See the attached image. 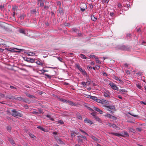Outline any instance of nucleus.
<instances>
[{"label": "nucleus", "instance_id": "obj_18", "mask_svg": "<svg viewBox=\"0 0 146 146\" xmlns=\"http://www.w3.org/2000/svg\"><path fill=\"white\" fill-rule=\"evenodd\" d=\"M107 125H108L110 127L113 126V127H117V126L115 124H112L111 123L109 122H107Z\"/></svg>", "mask_w": 146, "mask_h": 146}, {"label": "nucleus", "instance_id": "obj_9", "mask_svg": "<svg viewBox=\"0 0 146 146\" xmlns=\"http://www.w3.org/2000/svg\"><path fill=\"white\" fill-rule=\"evenodd\" d=\"M76 115L77 118L79 120H82V117L80 113L78 112H77L76 113Z\"/></svg>", "mask_w": 146, "mask_h": 146}, {"label": "nucleus", "instance_id": "obj_10", "mask_svg": "<svg viewBox=\"0 0 146 146\" xmlns=\"http://www.w3.org/2000/svg\"><path fill=\"white\" fill-rule=\"evenodd\" d=\"M84 121L85 123H90V124H94V123L93 121L90 120L88 119H86L84 120Z\"/></svg>", "mask_w": 146, "mask_h": 146}, {"label": "nucleus", "instance_id": "obj_58", "mask_svg": "<svg viewBox=\"0 0 146 146\" xmlns=\"http://www.w3.org/2000/svg\"><path fill=\"white\" fill-rule=\"evenodd\" d=\"M4 8V6L3 5H1L0 6V8L1 10H2Z\"/></svg>", "mask_w": 146, "mask_h": 146}, {"label": "nucleus", "instance_id": "obj_40", "mask_svg": "<svg viewBox=\"0 0 146 146\" xmlns=\"http://www.w3.org/2000/svg\"><path fill=\"white\" fill-rule=\"evenodd\" d=\"M105 116L109 118L110 119V118H111L112 115H111L110 114H107L105 115Z\"/></svg>", "mask_w": 146, "mask_h": 146}, {"label": "nucleus", "instance_id": "obj_19", "mask_svg": "<svg viewBox=\"0 0 146 146\" xmlns=\"http://www.w3.org/2000/svg\"><path fill=\"white\" fill-rule=\"evenodd\" d=\"M86 82L88 85L90 84L91 80L89 79V78L87 77L86 78Z\"/></svg>", "mask_w": 146, "mask_h": 146}, {"label": "nucleus", "instance_id": "obj_59", "mask_svg": "<svg viewBox=\"0 0 146 146\" xmlns=\"http://www.w3.org/2000/svg\"><path fill=\"white\" fill-rule=\"evenodd\" d=\"M86 107H87V108L89 110H90V111H93V110L91 108H90L88 107V106H86Z\"/></svg>", "mask_w": 146, "mask_h": 146}, {"label": "nucleus", "instance_id": "obj_30", "mask_svg": "<svg viewBox=\"0 0 146 146\" xmlns=\"http://www.w3.org/2000/svg\"><path fill=\"white\" fill-rule=\"evenodd\" d=\"M77 137H80L82 138H83L84 139V141L86 140H87V139H86V137H85V136H82V135H81L80 136H77Z\"/></svg>", "mask_w": 146, "mask_h": 146}, {"label": "nucleus", "instance_id": "obj_37", "mask_svg": "<svg viewBox=\"0 0 146 146\" xmlns=\"http://www.w3.org/2000/svg\"><path fill=\"white\" fill-rule=\"evenodd\" d=\"M17 7L16 6H14L12 7V9L13 11H15L17 10Z\"/></svg>", "mask_w": 146, "mask_h": 146}, {"label": "nucleus", "instance_id": "obj_54", "mask_svg": "<svg viewBox=\"0 0 146 146\" xmlns=\"http://www.w3.org/2000/svg\"><path fill=\"white\" fill-rule=\"evenodd\" d=\"M58 60L62 62V59L60 57H57Z\"/></svg>", "mask_w": 146, "mask_h": 146}, {"label": "nucleus", "instance_id": "obj_24", "mask_svg": "<svg viewBox=\"0 0 146 146\" xmlns=\"http://www.w3.org/2000/svg\"><path fill=\"white\" fill-rule=\"evenodd\" d=\"M91 97V99H92V100H94L96 102V101L97 100V98H98L97 97H96V96H92Z\"/></svg>", "mask_w": 146, "mask_h": 146}, {"label": "nucleus", "instance_id": "obj_2", "mask_svg": "<svg viewBox=\"0 0 146 146\" xmlns=\"http://www.w3.org/2000/svg\"><path fill=\"white\" fill-rule=\"evenodd\" d=\"M80 8L82 12H84L86 9L87 6L86 4L84 3H81L80 5Z\"/></svg>", "mask_w": 146, "mask_h": 146}, {"label": "nucleus", "instance_id": "obj_23", "mask_svg": "<svg viewBox=\"0 0 146 146\" xmlns=\"http://www.w3.org/2000/svg\"><path fill=\"white\" fill-rule=\"evenodd\" d=\"M17 100H18L20 101H23L24 100V98L21 97H17L15 99Z\"/></svg>", "mask_w": 146, "mask_h": 146}, {"label": "nucleus", "instance_id": "obj_4", "mask_svg": "<svg viewBox=\"0 0 146 146\" xmlns=\"http://www.w3.org/2000/svg\"><path fill=\"white\" fill-rule=\"evenodd\" d=\"M109 85L113 90H118V88L117 87L114 83L111 82L109 83Z\"/></svg>", "mask_w": 146, "mask_h": 146}, {"label": "nucleus", "instance_id": "obj_27", "mask_svg": "<svg viewBox=\"0 0 146 146\" xmlns=\"http://www.w3.org/2000/svg\"><path fill=\"white\" fill-rule=\"evenodd\" d=\"M95 59L96 60V62L99 64H100L101 62L100 61L98 57H96L95 58Z\"/></svg>", "mask_w": 146, "mask_h": 146}, {"label": "nucleus", "instance_id": "obj_36", "mask_svg": "<svg viewBox=\"0 0 146 146\" xmlns=\"http://www.w3.org/2000/svg\"><path fill=\"white\" fill-rule=\"evenodd\" d=\"M81 84L83 85V87L84 88L86 87L87 83L85 82H82Z\"/></svg>", "mask_w": 146, "mask_h": 146}, {"label": "nucleus", "instance_id": "obj_11", "mask_svg": "<svg viewBox=\"0 0 146 146\" xmlns=\"http://www.w3.org/2000/svg\"><path fill=\"white\" fill-rule=\"evenodd\" d=\"M66 103H68L70 105L72 106H76V104L74 103L73 102L69 100H67Z\"/></svg>", "mask_w": 146, "mask_h": 146}, {"label": "nucleus", "instance_id": "obj_34", "mask_svg": "<svg viewBox=\"0 0 146 146\" xmlns=\"http://www.w3.org/2000/svg\"><path fill=\"white\" fill-rule=\"evenodd\" d=\"M25 17V15L24 14H22L19 17V18L21 20H22L24 19Z\"/></svg>", "mask_w": 146, "mask_h": 146}, {"label": "nucleus", "instance_id": "obj_22", "mask_svg": "<svg viewBox=\"0 0 146 146\" xmlns=\"http://www.w3.org/2000/svg\"><path fill=\"white\" fill-rule=\"evenodd\" d=\"M91 19L93 21H95L97 20V18L95 17L94 15H92L91 17Z\"/></svg>", "mask_w": 146, "mask_h": 146}, {"label": "nucleus", "instance_id": "obj_42", "mask_svg": "<svg viewBox=\"0 0 146 146\" xmlns=\"http://www.w3.org/2000/svg\"><path fill=\"white\" fill-rule=\"evenodd\" d=\"M7 129L8 131L10 132L11 131V126H8L7 127Z\"/></svg>", "mask_w": 146, "mask_h": 146}, {"label": "nucleus", "instance_id": "obj_45", "mask_svg": "<svg viewBox=\"0 0 146 146\" xmlns=\"http://www.w3.org/2000/svg\"><path fill=\"white\" fill-rule=\"evenodd\" d=\"M117 118L116 117L112 115V116L111 117V118H110V119L115 120Z\"/></svg>", "mask_w": 146, "mask_h": 146}, {"label": "nucleus", "instance_id": "obj_49", "mask_svg": "<svg viewBox=\"0 0 146 146\" xmlns=\"http://www.w3.org/2000/svg\"><path fill=\"white\" fill-rule=\"evenodd\" d=\"M89 57L90 58H95L96 57L95 55H90Z\"/></svg>", "mask_w": 146, "mask_h": 146}, {"label": "nucleus", "instance_id": "obj_55", "mask_svg": "<svg viewBox=\"0 0 146 146\" xmlns=\"http://www.w3.org/2000/svg\"><path fill=\"white\" fill-rule=\"evenodd\" d=\"M91 114L93 116V117L94 118L95 116H96V114L94 112H92V113H91Z\"/></svg>", "mask_w": 146, "mask_h": 146}, {"label": "nucleus", "instance_id": "obj_29", "mask_svg": "<svg viewBox=\"0 0 146 146\" xmlns=\"http://www.w3.org/2000/svg\"><path fill=\"white\" fill-rule=\"evenodd\" d=\"M80 56L83 59H86L87 58L85 56L82 54H80Z\"/></svg>", "mask_w": 146, "mask_h": 146}, {"label": "nucleus", "instance_id": "obj_14", "mask_svg": "<svg viewBox=\"0 0 146 146\" xmlns=\"http://www.w3.org/2000/svg\"><path fill=\"white\" fill-rule=\"evenodd\" d=\"M19 31L20 33L24 34L25 35H26V31L24 29H19Z\"/></svg>", "mask_w": 146, "mask_h": 146}, {"label": "nucleus", "instance_id": "obj_50", "mask_svg": "<svg viewBox=\"0 0 146 146\" xmlns=\"http://www.w3.org/2000/svg\"><path fill=\"white\" fill-rule=\"evenodd\" d=\"M29 135L31 138H33L35 137L34 135L31 133H29Z\"/></svg>", "mask_w": 146, "mask_h": 146}, {"label": "nucleus", "instance_id": "obj_52", "mask_svg": "<svg viewBox=\"0 0 146 146\" xmlns=\"http://www.w3.org/2000/svg\"><path fill=\"white\" fill-rule=\"evenodd\" d=\"M36 12V9H34L32 11L31 13L32 14H34Z\"/></svg>", "mask_w": 146, "mask_h": 146}, {"label": "nucleus", "instance_id": "obj_12", "mask_svg": "<svg viewBox=\"0 0 146 146\" xmlns=\"http://www.w3.org/2000/svg\"><path fill=\"white\" fill-rule=\"evenodd\" d=\"M8 140L10 143L13 145H15V143L13 140L11 138H8Z\"/></svg>", "mask_w": 146, "mask_h": 146}, {"label": "nucleus", "instance_id": "obj_41", "mask_svg": "<svg viewBox=\"0 0 146 146\" xmlns=\"http://www.w3.org/2000/svg\"><path fill=\"white\" fill-rule=\"evenodd\" d=\"M60 100L62 102H65L66 103V102L67 101V100H65V99H64L62 98H60Z\"/></svg>", "mask_w": 146, "mask_h": 146}, {"label": "nucleus", "instance_id": "obj_16", "mask_svg": "<svg viewBox=\"0 0 146 146\" xmlns=\"http://www.w3.org/2000/svg\"><path fill=\"white\" fill-rule=\"evenodd\" d=\"M102 104H103V106L104 107V105H108L109 103L108 101L103 100Z\"/></svg>", "mask_w": 146, "mask_h": 146}, {"label": "nucleus", "instance_id": "obj_48", "mask_svg": "<svg viewBox=\"0 0 146 146\" xmlns=\"http://www.w3.org/2000/svg\"><path fill=\"white\" fill-rule=\"evenodd\" d=\"M118 8L119 9H121L122 8V6L121 5V3H118Z\"/></svg>", "mask_w": 146, "mask_h": 146}, {"label": "nucleus", "instance_id": "obj_61", "mask_svg": "<svg viewBox=\"0 0 146 146\" xmlns=\"http://www.w3.org/2000/svg\"><path fill=\"white\" fill-rule=\"evenodd\" d=\"M103 75L104 76H107V74L105 72H102Z\"/></svg>", "mask_w": 146, "mask_h": 146}, {"label": "nucleus", "instance_id": "obj_6", "mask_svg": "<svg viewBox=\"0 0 146 146\" xmlns=\"http://www.w3.org/2000/svg\"><path fill=\"white\" fill-rule=\"evenodd\" d=\"M109 133L110 134H112L114 135H115V136H117V137H124V135L122 134H121H121L119 133H117L114 132H110Z\"/></svg>", "mask_w": 146, "mask_h": 146}, {"label": "nucleus", "instance_id": "obj_53", "mask_svg": "<svg viewBox=\"0 0 146 146\" xmlns=\"http://www.w3.org/2000/svg\"><path fill=\"white\" fill-rule=\"evenodd\" d=\"M10 88H11V89L13 90L16 89H17L15 87L12 86H10Z\"/></svg>", "mask_w": 146, "mask_h": 146}, {"label": "nucleus", "instance_id": "obj_56", "mask_svg": "<svg viewBox=\"0 0 146 146\" xmlns=\"http://www.w3.org/2000/svg\"><path fill=\"white\" fill-rule=\"evenodd\" d=\"M32 113L34 114H36L38 113V112L36 111H33L32 112Z\"/></svg>", "mask_w": 146, "mask_h": 146}, {"label": "nucleus", "instance_id": "obj_26", "mask_svg": "<svg viewBox=\"0 0 146 146\" xmlns=\"http://www.w3.org/2000/svg\"><path fill=\"white\" fill-rule=\"evenodd\" d=\"M103 100L102 99H97V100L96 101V102L98 103L102 104V103L103 102Z\"/></svg>", "mask_w": 146, "mask_h": 146}, {"label": "nucleus", "instance_id": "obj_35", "mask_svg": "<svg viewBox=\"0 0 146 146\" xmlns=\"http://www.w3.org/2000/svg\"><path fill=\"white\" fill-rule=\"evenodd\" d=\"M129 114L135 117H139V116L138 115H135L131 113H129Z\"/></svg>", "mask_w": 146, "mask_h": 146}, {"label": "nucleus", "instance_id": "obj_63", "mask_svg": "<svg viewBox=\"0 0 146 146\" xmlns=\"http://www.w3.org/2000/svg\"><path fill=\"white\" fill-rule=\"evenodd\" d=\"M137 87L139 89H140L141 88V86L140 85L138 84L137 85Z\"/></svg>", "mask_w": 146, "mask_h": 146}, {"label": "nucleus", "instance_id": "obj_51", "mask_svg": "<svg viewBox=\"0 0 146 146\" xmlns=\"http://www.w3.org/2000/svg\"><path fill=\"white\" fill-rule=\"evenodd\" d=\"M92 96H90V95H87V94H86V95H85V97L87 98H90L91 99V97Z\"/></svg>", "mask_w": 146, "mask_h": 146}, {"label": "nucleus", "instance_id": "obj_21", "mask_svg": "<svg viewBox=\"0 0 146 146\" xmlns=\"http://www.w3.org/2000/svg\"><path fill=\"white\" fill-rule=\"evenodd\" d=\"M94 119H95L96 120V121H98V122L100 123H101L102 121L99 118V117H98L97 116H95Z\"/></svg>", "mask_w": 146, "mask_h": 146}, {"label": "nucleus", "instance_id": "obj_1", "mask_svg": "<svg viewBox=\"0 0 146 146\" xmlns=\"http://www.w3.org/2000/svg\"><path fill=\"white\" fill-rule=\"evenodd\" d=\"M12 111V115L14 117H21L23 116V115L18 112L15 109H13Z\"/></svg>", "mask_w": 146, "mask_h": 146}, {"label": "nucleus", "instance_id": "obj_46", "mask_svg": "<svg viewBox=\"0 0 146 146\" xmlns=\"http://www.w3.org/2000/svg\"><path fill=\"white\" fill-rule=\"evenodd\" d=\"M136 130L137 131L140 132L142 130V129L140 127H138L136 128Z\"/></svg>", "mask_w": 146, "mask_h": 146}, {"label": "nucleus", "instance_id": "obj_64", "mask_svg": "<svg viewBox=\"0 0 146 146\" xmlns=\"http://www.w3.org/2000/svg\"><path fill=\"white\" fill-rule=\"evenodd\" d=\"M40 7H43L44 6V4L43 3H42V2H41L40 3Z\"/></svg>", "mask_w": 146, "mask_h": 146}, {"label": "nucleus", "instance_id": "obj_15", "mask_svg": "<svg viewBox=\"0 0 146 146\" xmlns=\"http://www.w3.org/2000/svg\"><path fill=\"white\" fill-rule=\"evenodd\" d=\"M25 94L26 96L28 97H29L30 98H35V97L32 95H31L27 93H25Z\"/></svg>", "mask_w": 146, "mask_h": 146}, {"label": "nucleus", "instance_id": "obj_25", "mask_svg": "<svg viewBox=\"0 0 146 146\" xmlns=\"http://www.w3.org/2000/svg\"><path fill=\"white\" fill-rule=\"evenodd\" d=\"M79 130L82 133L85 134V135H87L88 136H89V135L85 131L82 130V129H79Z\"/></svg>", "mask_w": 146, "mask_h": 146}, {"label": "nucleus", "instance_id": "obj_20", "mask_svg": "<svg viewBox=\"0 0 146 146\" xmlns=\"http://www.w3.org/2000/svg\"><path fill=\"white\" fill-rule=\"evenodd\" d=\"M70 133L71 134V136L72 138L74 137L75 135V132L73 131H70Z\"/></svg>", "mask_w": 146, "mask_h": 146}, {"label": "nucleus", "instance_id": "obj_7", "mask_svg": "<svg viewBox=\"0 0 146 146\" xmlns=\"http://www.w3.org/2000/svg\"><path fill=\"white\" fill-rule=\"evenodd\" d=\"M93 109H94V110L96 111L101 114H102L103 112L102 110L96 107H94L93 108Z\"/></svg>", "mask_w": 146, "mask_h": 146}, {"label": "nucleus", "instance_id": "obj_60", "mask_svg": "<svg viewBox=\"0 0 146 146\" xmlns=\"http://www.w3.org/2000/svg\"><path fill=\"white\" fill-rule=\"evenodd\" d=\"M59 12L61 13L63 12V10L61 8L60 9H59Z\"/></svg>", "mask_w": 146, "mask_h": 146}, {"label": "nucleus", "instance_id": "obj_43", "mask_svg": "<svg viewBox=\"0 0 146 146\" xmlns=\"http://www.w3.org/2000/svg\"><path fill=\"white\" fill-rule=\"evenodd\" d=\"M58 122L60 124H64V122L62 120H59Z\"/></svg>", "mask_w": 146, "mask_h": 146}, {"label": "nucleus", "instance_id": "obj_3", "mask_svg": "<svg viewBox=\"0 0 146 146\" xmlns=\"http://www.w3.org/2000/svg\"><path fill=\"white\" fill-rule=\"evenodd\" d=\"M104 107L106 108L107 110L109 111H110V110H114L115 109V106L112 105L111 106L104 105Z\"/></svg>", "mask_w": 146, "mask_h": 146}, {"label": "nucleus", "instance_id": "obj_32", "mask_svg": "<svg viewBox=\"0 0 146 146\" xmlns=\"http://www.w3.org/2000/svg\"><path fill=\"white\" fill-rule=\"evenodd\" d=\"M15 48H8L7 49V50H8V51H13L15 49Z\"/></svg>", "mask_w": 146, "mask_h": 146}, {"label": "nucleus", "instance_id": "obj_28", "mask_svg": "<svg viewBox=\"0 0 146 146\" xmlns=\"http://www.w3.org/2000/svg\"><path fill=\"white\" fill-rule=\"evenodd\" d=\"M78 143H83V140L82 139H80L79 137H78Z\"/></svg>", "mask_w": 146, "mask_h": 146}, {"label": "nucleus", "instance_id": "obj_8", "mask_svg": "<svg viewBox=\"0 0 146 146\" xmlns=\"http://www.w3.org/2000/svg\"><path fill=\"white\" fill-rule=\"evenodd\" d=\"M103 94L104 96L105 97L108 98H110V94L108 91H106V92H104Z\"/></svg>", "mask_w": 146, "mask_h": 146}, {"label": "nucleus", "instance_id": "obj_38", "mask_svg": "<svg viewBox=\"0 0 146 146\" xmlns=\"http://www.w3.org/2000/svg\"><path fill=\"white\" fill-rule=\"evenodd\" d=\"M123 134L124 135L126 136L127 137H129L128 133L126 131H123Z\"/></svg>", "mask_w": 146, "mask_h": 146}, {"label": "nucleus", "instance_id": "obj_5", "mask_svg": "<svg viewBox=\"0 0 146 146\" xmlns=\"http://www.w3.org/2000/svg\"><path fill=\"white\" fill-rule=\"evenodd\" d=\"M25 60L29 62L32 63L35 62V60L34 59L32 58H24Z\"/></svg>", "mask_w": 146, "mask_h": 146}, {"label": "nucleus", "instance_id": "obj_39", "mask_svg": "<svg viewBox=\"0 0 146 146\" xmlns=\"http://www.w3.org/2000/svg\"><path fill=\"white\" fill-rule=\"evenodd\" d=\"M36 63L38 65L42 66L43 64L42 63L40 62L39 61H38L36 62Z\"/></svg>", "mask_w": 146, "mask_h": 146}, {"label": "nucleus", "instance_id": "obj_47", "mask_svg": "<svg viewBox=\"0 0 146 146\" xmlns=\"http://www.w3.org/2000/svg\"><path fill=\"white\" fill-rule=\"evenodd\" d=\"M44 75L47 77L48 78H49V79H50L51 78V76H50V75H48V74H44Z\"/></svg>", "mask_w": 146, "mask_h": 146}, {"label": "nucleus", "instance_id": "obj_13", "mask_svg": "<svg viewBox=\"0 0 146 146\" xmlns=\"http://www.w3.org/2000/svg\"><path fill=\"white\" fill-rule=\"evenodd\" d=\"M93 140L96 141H98L99 140V139H97L95 137L93 136L92 135H91L90 136H89Z\"/></svg>", "mask_w": 146, "mask_h": 146}, {"label": "nucleus", "instance_id": "obj_57", "mask_svg": "<svg viewBox=\"0 0 146 146\" xmlns=\"http://www.w3.org/2000/svg\"><path fill=\"white\" fill-rule=\"evenodd\" d=\"M76 68H78H78H79L80 67V66L79 64H76Z\"/></svg>", "mask_w": 146, "mask_h": 146}, {"label": "nucleus", "instance_id": "obj_44", "mask_svg": "<svg viewBox=\"0 0 146 146\" xmlns=\"http://www.w3.org/2000/svg\"><path fill=\"white\" fill-rule=\"evenodd\" d=\"M129 131L133 133H134L135 131L132 128H129Z\"/></svg>", "mask_w": 146, "mask_h": 146}, {"label": "nucleus", "instance_id": "obj_33", "mask_svg": "<svg viewBox=\"0 0 146 146\" xmlns=\"http://www.w3.org/2000/svg\"><path fill=\"white\" fill-rule=\"evenodd\" d=\"M37 128L39 129L42 131H45V129L41 126H39L37 127Z\"/></svg>", "mask_w": 146, "mask_h": 146}, {"label": "nucleus", "instance_id": "obj_31", "mask_svg": "<svg viewBox=\"0 0 146 146\" xmlns=\"http://www.w3.org/2000/svg\"><path fill=\"white\" fill-rule=\"evenodd\" d=\"M82 74L84 75H86L87 77L88 75L86 72L84 70H83L81 72Z\"/></svg>", "mask_w": 146, "mask_h": 146}, {"label": "nucleus", "instance_id": "obj_62", "mask_svg": "<svg viewBox=\"0 0 146 146\" xmlns=\"http://www.w3.org/2000/svg\"><path fill=\"white\" fill-rule=\"evenodd\" d=\"M121 91H122V92H127V91L125 90H123V89H122V90H120V91H119L120 92H121Z\"/></svg>", "mask_w": 146, "mask_h": 146}, {"label": "nucleus", "instance_id": "obj_17", "mask_svg": "<svg viewBox=\"0 0 146 146\" xmlns=\"http://www.w3.org/2000/svg\"><path fill=\"white\" fill-rule=\"evenodd\" d=\"M27 54V55L29 56H33L35 54V53L31 52H28V53Z\"/></svg>", "mask_w": 146, "mask_h": 146}]
</instances>
